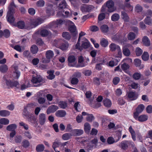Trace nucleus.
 <instances>
[{
	"label": "nucleus",
	"mask_w": 152,
	"mask_h": 152,
	"mask_svg": "<svg viewBox=\"0 0 152 152\" xmlns=\"http://www.w3.org/2000/svg\"><path fill=\"white\" fill-rule=\"evenodd\" d=\"M45 55L46 58L47 59H49L50 60L53 57L54 54L52 51L49 50L46 52Z\"/></svg>",
	"instance_id": "obj_43"
},
{
	"label": "nucleus",
	"mask_w": 152,
	"mask_h": 152,
	"mask_svg": "<svg viewBox=\"0 0 152 152\" xmlns=\"http://www.w3.org/2000/svg\"><path fill=\"white\" fill-rule=\"evenodd\" d=\"M128 97L132 100L136 99L137 97L135 92L130 91L128 94Z\"/></svg>",
	"instance_id": "obj_26"
},
{
	"label": "nucleus",
	"mask_w": 152,
	"mask_h": 152,
	"mask_svg": "<svg viewBox=\"0 0 152 152\" xmlns=\"http://www.w3.org/2000/svg\"><path fill=\"white\" fill-rule=\"evenodd\" d=\"M114 2L112 0H109L106 2V6L107 8V11L110 12H113L116 10L114 6Z\"/></svg>",
	"instance_id": "obj_5"
},
{
	"label": "nucleus",
	"mask_w": 152,
	"mask_h": 152,
	"mask_svg": "<svg viewBox=\"0 0 152 152\" xmlns=\"http://www.w3.org/2000/svg\"><path fill=\"white\" fill-rule=\"evenodd\" d=\"M79 81V80L77 78L75 77L72 78L71 80V83L73 85L77 84Z\"/></svg>",
	"instance_id": "obj_55"
},
{
	"label": "nucleus",
	"mask_w": 152,
	"mask_h": 152,
	"mask_svg": "<svg viewBox=\"0 0 152 152\" xmlns=\"http://www.w3.org/2000/svg\"><path fill=\"white\" fill-rule=\"evenodd\" d=\"M94 147V145L91 143H88L85 148L86 152H91Z\"/></svg>",
	"instance_id": "obj_41"
},
{
	"label": "nucleus",
	"mask_w": 152,
	"mask_h": 152,
	"mask_svg": "<svg viewBox=\"0 0 152 152\" xmlns=\"http://www.w3.org/2000/svg\"><path fill=\"white\" fill-rule=\"evenodd\" d=\"M144 22L145 24L151 25L152 23V20L150 16H147L144 19Z\"/></svg>",
	"instance_id": "obj_40"
},
{
	"label": "nucleus",
	"mask_w": 152,
	"mask_h": 152,
	"mask_svg": "<svg viewBox=\"0 0 152 152\" xmlns=\"http://www.w3.org/2000/svg\"><path fill=\"white\" fill-rule=\"evenodd\" d=\"M120 81V78L118 77H115L113 80V83L115 85H117Z\"/></svg>",
	"instance_id": "obj_54"
},
{
	"label": "nucleus",
	"mask_w": 152,
	"mask_h": 152,
	"mask_svg": "<svg viewBox=\"0 0 152 152\" xmlns=\"http://www.w3.org/2000/svg\"><path fill=\"white\" fill-rule=\"evenodd\" d=\"M129 65L126 63H124L121 66V68L124 71L127 70L129 69Z\"/></svg>",
	"instance_id": "obj_56"
},
{
	"label": "nucleus",
	"mask_w": 152,
	"mask_h": 152,
	"mask_svg": "<svg viewBox=\"0 0 152 152\" xmlns=\"http://www.w3.org/2000/svg\"><path fill=\"white\" fill-rule=\"evenodd\" d=\"M100 43L102 47L106 48L108 45V42L107 39L104 38H103L100 40Z\"/></svg>",
	"instance_id": "obj_33"
},
{
	"label": "nucleus",
	"mask_w": 152,
	"mask_h": 152,
	"mask_svg": "<svg viewBox=\"0 0 152 152\" xmlns=\"http://www.w3.org/2000/svg\"><path fill=\"white\" fill-rule=\"evenodd\" d=\"M58 105L60 108L65 109L67 107V103L66 101H60L58 103Z\"/></svg>",
	"instance_id": "obj_28"
},
{
	"label": "nucleus",
	"mask_w": 152,
	"mask_h": 152,
	"mask_svg": "<svg viewBox=\"0 0 152 152\" xmlns=\"http://www.w3.org/2000/svg\"><path fill=\"white\" fill-rule=\"evenodd\" d=\"M66 115V112L64 110H60L58 111V116L60 117H64Z\"/></svg>",
	"instance_id": "obj_44"
},
{
	"label": "nucleus",
	"mask_w": 152,
	"mask_h": 152,
	"mask_svg": "<svg viewBox=\"0 0 152 152\" xmlns=\"http://www.w3.org/2000/svg\"><path fill=\"white\" fill-rule=\"evenodd\" d=\"M2 82L4 84L6 85L8 88L17 87L19 84L18 82L17 81H12L10 80L7 79L5 76L3 77Z\"/></svg>",
	"instance_id": "obj_1"
},
{
	"label": "nucleus",
	"mask_w": 152,
	"mask_h": 152,
	"mask_svg": "<svg viewBox=\"0 0 152 152\" xmlns=\"http://www.w3.org/2000/svg\"><path fill=\"white\" fill-rule=\"evenodd\" d=\"M141 77V74L140 73L136 72L133 75V77L135 80L139 79Z\"/></svg>",
	"instance_id": "obj_57"
},
{
	"label": "nucleus",
	"mask_w": 152,
	"mask_h": 152,
	"mask_svg": "<svg viewBox=\"0 0 152 152\" xmlns=\"http://www.w3.org/2000/svg\"><path fill=\"white\" fill-rule=\"evenodd\" d=\"M103 104L104 106L107 107H110L112 105V102L110 100L106 99L103 100Z\"/></svg>",
	"instance_id": "obj_32"
},
{
	"label": "nucleus",
	"mask_w": 152,
	"mask_h": 152,
	"mask_svg": "<svg viewBox=\"0 0 152 152\" xmlns=\"http://www.w3.org/2000/svg\"><path fill=\"white\" fill-rule=\"evenodd\" d=\"M92 9V6L91 5L85 4V5L81 8V10L82 12H90Z\"/></svg>",
	"instance_id": "obj_17"
},
{
	"label": "nucleus",
	"mask_w": 152,
	"mask_h": 152,
	"mask_svg": "<svg viewBox=\"0 0 152 152\" xmlns=\"http://www.w3.org/2000/svg\"><path fill=\"white\" fill-rule=\"evenodd\" d=\"M24 136L29 139H31L32 138V137L29 131H26L24 133Z\"/></svg>",
	"instance_id": "obj_60"
},
{
	"label": "nucleus",
	"mask_w": 152,
	"mask_h": 152,
	"mask_svg": "<svg viewBox=\"0 0 152 152\" xmlns=\"http://www.w3.org/2000/svg\"><path fill=\"white\" fill-rule=\"evenodd\" d=\"M143 51L140 48H136L135 53L137 56H140L142 53Z\"/></svg>",
	"instance_id": "obj_59"
},
{
	"label": "nucleus",
	"mask_w": 152,
	"mask_h": 152,
	"mask_svg": "<svg viewBox=\"0 0 152 152\" xmlns=\"http://www.w3.org/2000/svg\"><path fill=\"white\" fill-rule=\"evenodd\" d=\"M17 128V126L15 124H10L8 125L6 127V130L9 131H11L10 134V140L13 138L16 134L15 130Z\"/></svg>",
	"instance_id": "obj_2"
},
{
	"label": "nucleus",
	"mask_w": 152,
	"mask_h": 152,
	"mask_svg": "<svg viewBox=\"0 0 152 152\" xmlns=\"http://www.w3.org/2000/svg\"><path fill=\"white\" fill-rule=\"evenodd\" d=\"M64 24L66 26L74 24V23L69 20H63L62 19H58V25Z\"/></svg>",
	"instance_id": "obj_12"
},
{
	"label": "nucleus",
	"mask_w": 152,
	"mask_h": 152,
	"mask_svg": "<svg viewBox=\"0 0 152 152\" xmlns=\"http://www.w3.org/2000/svg\"><path fill=\"white\" fill-rule=\"evenodd\" d=\"M22 146L25 148H26L30 145V143L29 141L26 140H24L22 142Z\"/></svg>",
	"instance_id": "obj_48"
},
{
	"label": "nucleus",
	"mask_w": 152,
	"mask_h": 152,
	"mask_svg": "<svg viewBox=\"0 0 152 152\" xmlns=\"http://www.w3.org/2000/svg\"><path fill=\"white\" fill-rule=\"evenodd\" d=\"M66 3L65 0H63L59 4L58 6V8L59 10H61L59 12H61L62 13L64 12V9L66 8Z\"/></svg>",
	"instance_id": "obj_11"
},
{
	"label": "nucleus",
	"mask_w": 152,
	"mask_h": 152,
	"mask_svg": "<svg viewBox=\"0 0 152 152\" xmlns=\"http://www.w3.org/2000/svg\"><path fill=\"white\" fill-rule=\"evenodd\" d=\"M75 61V56H70L68 58V61L69 62V65L70 66H72L70 65V63H74Z\"/></svg>",
	"instance_id": "obj_51"
},
{
	"label": "nucleus",
	"mask_w": 152,
	"mask_h": 152,
	"mask_svg": "<svg viewBox=\"0 0 152 152\" xmlns=\"http://www.w3.org/2000/svg\"><path fill=\"white\" fill-rule=\"evenodd\" d=\"M37 4L38 7H42L45 4V2L43 0H39L37 1Z\"/></svg>",
	"instance_id": "obj_62"
},
{
	"label": "nucleus",
	"mask_w": 152,
	"mask_h": 152,
	"mask_svg": "<svg viewBox=\"0 0 152 152\" xmlns=\"http://www.w3.org/2000/svg\"><path fill=\"white\" fill-rule=\"evenodd\" d=\"M94 119V117L93 115L92 114H88L86 117L87 121L89 122H91Z\"/></svg>",
	"instance_id": "obj_58"
},
{
	"label": "nucleus",
	"mask_w": 152,
	"mask_h": 152,
	"mask_svg": "<svg viewBox=\"0 0 152 152\" xmlns=\"http://www.w3.org/2000/svg\"><path fill=\"white\" fill-rule=\"evenodd\" d=\"M83 131L82 129H75L72 131V134L74 136H79L83 134Z\"/></svg>",
	"instance_id": "obj_14"
},
{
	"label": "nucleus",
	"mask_w": 152,
	"mask_h": 152,
	"mask_svg": "<svg viewBox=\"0 0 152 152\" xmlns=\"http://www.w3.org/2000/svg\"><path fill=\"white\" fill-rule=\"evenodd\" d=\"M10 112L7 110H0V116L3 117H6L9 115Z\"/></svg>",
	"instance_id": "obj_30"
},
{
	"label": "nucleus",
	"mask_w": 152,
	"mask_h": 152,
	"mask_svg": "<svg viewBox=\"0 0 152 152\" xmlns=\"http://www.w3.org/2000/svg\"><path fill=\"white\" fill-rule=\"evenodd\" d=\"M35 34H39L42 37H46L49 34V31L47 29H43L40 31H38L35 32Z\"/></svg>",
	"instance_id": "obj_15"
},
{
	"label": "nucleus",
	"mask_w": 152,
	"mask_h": 152,
	"mask_svg": "<svg viewBox=\"0 0 152 152\" xmlns=\"http://www.w3.org/2000/svg\"><path fill=\"white\" fill-rule=\"evenodd\" d=\"M120 18L119 15L117 13L113 14L111 17V20L113 21H118Z\"/></svg>",
	"instance_id": "obj_37"
},
{
	"label": "nucleus",
	"mask_w": 152,
	"mask_h": 152,
	"mask_svg": "<svg viewBox=\"0 0 152 152\" xmlns=\"http://www.w3.org/2000/svg\"><path fill=\"white\" fill-rule=\"evenodd\" d=\"M111 50L112 51H115L118 53V54L115 56L117 57H120L122 56V52L120 48H111Z\"/></svg>",
	"instance_id": "obj_34"
},
{
	"label": "nucleus",
	"mask_w": 152,
	"mask_h": 152,
	"mask_svg": "<svg viewBox=\"0 0 152 152\" xmlns=\"http://www.w3.org/2000/svg\"><path fill=\"white\" fill-rule=\"evenodd\" d=\"M7 21L12 26H14L15 23L14 21L15 19L13 15H7Z\"/></svg>",
	"instance_id": "obj_18"
},
{
	"label": "nucleus",
	"mask_w": 152,
	"mask_h": 152,
	"mask_svg": "<svg viewBox=\"0 0 152 152\" xmlns=\"http://www.w3.org/2000/svg\"><path fill=\"white\" fill-rule=\"evenodd\" d=\"M3 35L6 38H8L10 35V33L8 29H5L3 32Z\"/></svg>",
	"instance_id": "obj_61"
},
{
	"label": "nucleus",
	"mask_w": 152,
	"mask_h": 152,
	"mask_svg": "<svg viewBox=\"0 0 152 152\" xmlns=\"http://www.w3.org/2000/svg\"><path fill=\"white\" fill-rule=\"evenodd\" d=\"M57 110V107L56 106L52 105L49 107L47 109V113L49 114L51 113H54Z\"/></svg>",
	"instance_id": "obj_23"
},
{
	"label": "nucleus",
	"mask_w": 152,
	"mask_h": 152,
	"mask_svg": "<svg viewBox=\"0 0 152 152\" xmlns=\"http://www.w3.org/2000/svg\"><path fill=\"white\" fill-rule=\"evenodd\" d=\"M123 54L126 56H128L130 54V52L128 48H123Z\"/></svg>",
	"instance_id": "obj_49"
},
{
	"label": "nucleus",
	"mask_w": 152,
	"mask_h": 152,
	"mask_svg": "<svg viewBox=\"0 0 152 152\" xmlns=\"http://www.w3.org/2000/svg\"><path fill=\"white\" fill-rule=\"evenodd\" d=\"M129 131L131 134L132 138L133 140L134 141H135L136 140L135 132L132 126H130L129 127Z\"/></svg>",
	"instance_id": "obj_25"
},
{
	"label": "nucleus",
	"mask_w": 152,
	"mask_h": 152,
	"mask_svg": "<svg viewBox=\"0 0 152 152\" xmlns=\"http://www.w3.org/2000/svg\"><path fill=\"white\" fill-rule=\"evenodd\" d=\"M91 128V126L88 123L86 122L84 124V130L86 133H89Z\"/></svg>",
	"instance_id": "obj_38"
},
{
	"label": "nucleus",
	"mask_w": 152,
	"mask_h": 152,
	"mask_svg": "<svg viewBox=\"0 0 152 152\" xmlns=\"http://www.w3.org/2000/svg\"><path fill=\"white\" fill-rule=\"evenodd\" d=\"M44 20L40 18L32 20L31 22V26L32 28H35L44 22Z\"/></svg>",
	"instance_id": "obj_6"
},
{
	"label": "nucleus",
	"mask_w": 152,
	"mask_h": 152,
	"mask_svg": "<svg viewBox=\"0 0 152 152\" xmlns=\"http://www.w3.org/2000/svg\"><path fill=\"white\" fill-rule=\"evenodd\" d=\"M80 105L79 102H77L75 103L74 105V107L75 108L76 110L77 111H80Z\"/></svg>",
	"instance_id": "obj_63"
},
{
	"label": "nucleus",
	"mask_w": 152,
	"mask_h": 152,
	"mask_svg": "<svg viewBox=\"0 0 152 152\" xmlns=\"http://www.w3.org/2000/svg\"><path fill=\"white\" fill-rule=\"evenodd\" d=\"M100 29L102 33H107L109 31V28L107 25L103 24L101 26Z\"/></svg>",
	"instance_id": "obj_31"
},
{
	"label": "nucleus",
	"mask_w": 152,
	"mask_h": 152,
	"mask_svg": "<svg viewBox=\"0 0 152 152\" xmlns=\"http://www.w3.org/2000/svg\"><path fill=\"white\" fill-rule=\"evenodd\" d=\"M39 120L40 124L41 125H43L46 121V117L45 114L42 113L39 115Z\"/></svg>",
	"instance_id": "obj_16"
},
{
	"label": "nucleus",
	"mask_w": 152,
	"mask_h": 152,
	"mask_svg": "<svg viewBox=\"0 0 152 152\" xmlns=\"http://www.w3.org/2000/svg\"><path fill=\"white\" fill-rule=\"evenodd\" d=\"M105 18L108 19L107 16H105V14L104 12H101L98 16V21H101Z\"/></svg>",
	"instance_id": "obj_39"
},
{
	"label": "nucleus",
	"mask_w": 152,
	"mask_h": 152,
	"mask_svg": "<svg viewBox=\"0 0 152 152\" xmlns=\"http://www.w3.org/2000/svg\"><path fill=\"white\" fill-rule=\"evenodd\" d=\"M134 143L131 141L124 140L122 141L119 145L121 148L124 150H126L128 149V147L131 146L134 147Z\"/></svg>",
	"instance_id": "obj_4"
},
{
	"label": "nucleus",
	"mask_w": 152,
	"mask_h": 152,
	"mask_svg": "<svg viewBox=\"0 0 152 152\" xmlns=\"http://www.w3.org/2000/svg\"><path fill=\"white\" fill-rule=\"evenodd\" d=\"M135 119L140 122H144L148 120V116L146 115H142L139 116H137V118Z\"/></svg>",
	"instance_id": "obj_19"
},
{
	"label": "nucleus",
	"mask_w": 152,
	"mask_h": 152,
	"mask_svg": "<svg viewBox=\"0 0 152 152\" xmlns=\"http://www.w3.org/2000/svg\"><path fill=\"white\" fill-rule=\"evenodd\" d=\"M142 42L143 44L146 47H148L150 45V40L147 36H144L142 38Z\"/></svg>",
	"instance_id": "obj_13"
},
{
	"label": "nucleus",
	"mask_w": 152,
	"mask_h": 152,
	"mask_svg": "<svg viewBox=\"0 0 152 152\" xmlns=\"http://www.w3.org/2000/svg\"><path fill=\"white\" fill-rule=\"evenodd\" d=\"M13 26L17 27L18 28L23 29L25 26V23L23 21L20 20L17 23H15Z\"/></svg>",
	"instance_id": "obj_20"
},
{
	"label": "nucleus",
	"mask_w": 152,
	"mask_h": 152,
	"mask_svg": "<svg viewBox=\"0 0 152 152\" xmlns=\"http://www.w3.org/2000/svg\"><path fill=\"white\" fill-rule=\"evenodd\" d=\"M121 16L122 19L125 22H129V18L127 13L124 11L121 12Z\"/></svg>",
	"instance_id": "obj_22"
},
{
	"label": "nucleus",
	"mask_w": 152,
	"mask_h": 152,
	"mask_svg": "<svg viewBox=\"0 0 152 152\" xmlns=\"http://www.w3.org/2000/svg\"><path fill=\"white\" fill-rule=\"evenodd\" d=\"M48 75L46 76L47 78L49 80H52L55 77L54 75V71L53 70H48L47 72Z\"/></svg>",
	"instance_id": "obj_27"
},
{
	"label": "nucleus",
	"mask_w": 152,
	"mask_h": 152,
	"mask_svg": "<svg viewBox=\"0 0 152 152\" xmlns=\"http://www.w3.org/2000/svg\"><path fill=\"white\" fill-rule=\"evenodd\" d=\"M62 37L65 39L69 40L71 38V36L69 32H63L62 34Z\"/></svg>",
	"instance_id": "obj_35"
},
{
	"label": "nucleus",
	"mask_w": 152,
	"mask_h": 152,
	"mask_svg": "<svg viewBox=\"0 0 152 152\" xmlns=\"http://www.w3.org/2000/svg\"><path fill=\"white\" fill-rule=\"evenodd\" d=\"M136 34L133 32H130L128 34V38L129 40H132L136 37Z\"/></svg>",
	"instance_id": "obj_45"
},
{
	"label": "nucleus",
	"mask_w": 152,
	"mask_h": 152,
	"mask_svg": "<svg viewBox=\"0 0 152 152\" xmlns=\"http://www.w3.org/2000/svg\"><path fill=\"white\" fill-rule=\"evenodd\" d=\"M134 63L136 67L139 66L141 63V60L138 58L135 59L134 60Z\"/></svg>",
	"instance_id": "obj_53"
},
{
	"label": "nucleus",
	"mask_w": 152,
	"mask_h": 152,
	"mask_svg": "<svg viewBox=\"0 0 152 152\" xmlns=\"http://www.w3.org/2000/svg\"><path fill=\"white\" fill-rule=\"evenodd\" d=\"M145 108V106L143 104H141L139 105L136 109V112L133 114V117L134 118H137L139 114L141 113Z\"/></svg>",
	"instance_id": "obj_7"
},
{
	"label": "nucleus",
	"mask_w": 152,
	"mask_h": 152,
	"mask_svg": "<svg viewBox=\"0 0 152 152\" xmlns=\"http://www.w3.org/2000/svg\"><path fill=\"white\" fill-rule=\"evenodd\" d=\"M45 149V146L43 144H40L37 145L36 147V150L37 152L43 151Z\"/></svg>",
	"instance_id": "obj_42"
},
{
	"label": "nucleus",
	"mask_w": 152,
	"mask_h": 152,
	"mask_svg": "<svg viewBox=\"0 0 152 152\" xmlns=\"http://www.w3.org/2000/svg\"><path fill=\"white\" fill-rule=\"evenodd\" d=\"M68 29L72 35L74 37H76L78 33L76 26L74 24L73 25H69L68 27Z\"/></svg>",
	"instance_id": "obj_9"
},
{
	"label": "nucleus",
	"mask_w": 152,
	"mask_h": 152,
	"mask_svg": "<svg viewBox=\"0 0 152 152\" xmlns=\"http://www.w3.org/2000/svg\"><path fill=\"white\" fill-rule=\"evenodd\" d=\"M10 123L9 120L7 118H2L0 119V124L2 125H7Z\"/></svg>",
	"instance_id": "obj_36"
},
{
	"label": "nucleus",
	"mask_w": 152,
	"mask_h": 152,
	"mask_svg": "<svg viewBox=\"0 0 152 152\" xmlns=\"http://www.w3.org/2000/svg\"><path fill=\"white\" fill-rule=\"evenodd\" d=\"M135 10L137 13L140 12H142L143 10V8L140 4H137L135 7Z\"/></svg>",
	"instance_id": "obj_52"
},
{
	"label": "nucleus",
	"mask_w": 152,
	"mask_h": 152,
	"mask_svg": "<svg viewBox=\"0 0 152 152\" xmlns=\"http://www.w3.org/2000/svg\"><path fill=\"white\" fill-rule=\"evenodd\" d=\"M31 81L33 83H37L40 82L43 83H45V80L42 78L41 76L37 75L33 77Z\"/></svg>",
	"instance_id": "obj_8"
},
{
	"label": "nucleus",
	"mask_w": 152,
	"mask_h": 152,
	"mask_svg": "<svg viewBox=\"0 0 152 152\" xmlns=\"http://www.w3.org/2000/svg\"><path fill=\"white\" fill-rule=\"evenodd\" d=\"M22 137L20 135L16 136L14 138V141L17 143H19L21 142Z\"/></svg>",
	"instance_id": "obj_50"
},
{
	"label": "nucleus",
	"mask_w": 152,
	"mask_h": 152,
	"mask_svg": "<svg viewBox=\"0 0 152 152\" xmlns=\"http://www.w3.org/2000/svg\"><path fill=\"white\" fill-rule=\"evenodd\" d=\"M84 39L86 41L82 42L81 48H93L89 41L86 38Z\"/></svg>",
	"instance_id": "obj_21"
},
{
	"label": "nucleus",
	"mask_w": 152,
	"mask_h": 152,
	"mask_svg": "<svg viewBox=\"0 0 152 152\" xmlns=\"http://www.w3.org/2000/svg\"><path fill=\"white\" fill-rule=\"evenodd\" d=\"M142 60L145 61H148L149 58V55L147 52H144L142 56Z\"/></svg>",
	"instance_id": "obj_47"
},
{
	"label": "nucleus",
	"mask_w": 152,
	"mask_h": 152,
	"mask_svg": "<svg viewBox=\"0 0 152 152\" xmlns=\"http://www.w3.org/2000/svg\"><path fill=\"white\" fill-rule=\"evenodd\" d=\"M72 134L66 133L63 134L62 136L63 140H69L71 137L72 136Z\"/></svg>",
	"instance_id": "obj_46"
},
{
	"label": "nucleus",
	"mask_w": 152,
	"mask_h": 152,
	"mask_svg": "<svg viewBox=\"0 0 152 152\" xmlns=\"http://www.w3.org/2000/svg\"><path fill=\"white\" fill-rule=\"evenodd\" d=\"M23 117H25L28 119L29 122L33 123L35 120V118L33 116L32 114L30 113L27 110L26 108L25 107L23 112Z\"/></svg>",
	"instance_id": "obj_3"
},
{
	"label": "nucleus",
	"mask_w": 152,
	"mask_h": 152,
	"mask_svg": "<svg viewBox=\"0 0 152 152\" xmlns=\"http://www.w3.org/2000/svg\"><path fill=\"white\" fill-rule=\"evenodd\" d=\"M47 27L56 33L57 30V21H53L50 23L47 26Z\"/></svg>",
	"instance_id": "obj_10"
},
{
	"label": "nucleus",
	"mask_w": 152,
	"mask_h": 152,
	"mask_svg": "<svg viewBox=\"0 0 152 152\" xmlns=\"http://www.w3.org/2000/svg\"><path fill=\"white\" fill-rule=\"evenodd\" d=\"M8 67L5 64L1 65L0 66V72L3 73H6L8 70Z\"/></svg>",
	"instance_id": "obj_29"
},
{
	"label": "nucleus",
	"mask_w": 152,
	"mask_h": 152,
	"mask_svg": "<svg viewBox=\"0 0 152 152\" xmlns=\"http://www.w3.org/2000/svg\"><path fill=\"white\" fill-rule=\"evenodd\" d=\"M78 63L80 67H83L87 65V62H84L83 58L82 56H80L78 58Z\"/></svg>",
	"instance_id": "obj_24"
},
{
	"label": "nucleus",
	"mask_w": 152,
	"mask_h": 152,
	"mask_svg": "<svg viewBox=\"0 0 152 152\" xmlns=\"http://www.w3.org/2000/svg\"><path fill=\"white\" fill-rule=\"evenodd\" d=\"M28 12L30 15H33L35 13V11L34 8H30L28 9Z\"/></svg>",
	"instance_id": "obj_64"
}]
</instances>
